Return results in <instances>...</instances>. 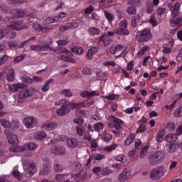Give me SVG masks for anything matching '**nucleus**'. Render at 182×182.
<instances>
[{
    "label": "nucleus",
    "instance_id": "nucleus-1",
    "mask_svg": "<svg viewBox=\"0 0 182 182\" xmlns=\"http://www.w3.org/2000/svg\"><path fill=\"white\" fill-rule=\"evenodd\" d=\"M12 18L6 17L4 18L5 22H7L8 28H12L14 31H22V29H28L29 26L22 25L23 20L22 18H25L29 15V11L23 9H13L11 10Z\"/></svg>",
    "mask_w": 182,
    "mask_h": 182
},
{
    "label": "nucleus",
    "instance_id": "nucleus-2",
    "mask_svg": "<svg viewBox=\"0 0 182 182\" xmlns=\"http://www.w3.org/2000/svg\"><path fill=\"white\" fill-rule=\"evenodd\" d=\"M181 6V4L180 2H176L174 4L173 9L171 11V16H173L170 19V23L172 26H177L180 28L182 26V17L176 18V16H178L180 14V7Z\"/></svg>",
    "mask_w": 182,
    "mask_h": 182
},
{
    "label": "nucleus",
    "instance_id": "nucleus-3",
    "mask_svg": "<svg viewBox=\"0 0 182 182\" xmlns=\"http://www.w3.org/2000/svg\"><path fill=\"white\" fill-rule=\"evenodd\" d=\"M151 38H153V34H151V31L149 28L139 31L136 36L138 42H149Z\"/></svg>",
    "mask_w": 182,
    "mask_h": 182
},
{
    "label": "nucleus",
    "instance_id": "nucleus-4",
    "mask_svg": "<svg viewBox=\"0 0 182 182\" xmlns=\"http://www.w3.org/2000/svg\"><path fill=\"white\" fill-rule=\"evenodd\" d=\"M24 146H14L10 147L9 150L12 153H21V151H25V149H26L25 147H26L28 150H30L31 151H32V150H36L38 147V144L33 142L26 144Z\"/></svg>",
    "mask_w": 182,
    "mask_h": 182
},
{
    "label": "nucleus",
    "instance_id": "nucleus-5",
    "mask_svg": "<svg viewBox=\"0 0 182 182\" xmlns=\"http://www.w3.org/2000/svg\"><path fill=\"white\" fill-rule=\"evenodd\" d=\"M116 35L119 36H126L130 34V31L127 28V20H123L119 22V28L115 30Z\"/></svg>",
    "mask_w": 182,
    "mask_h": 182
},
{
    "label": "nucleus",
    "instance_id": "nucleus-6",
    "mask_svg": "<svg viewBox=\"0 0 182 182\" xmlns=\"http://www.w3.org/2000/svg\"><path fill=\"white\" fill-rule=\"evenodd\" d=\"M56 43H58V47L54 50L55 53H68V55L73 56V54H72L70 51L66 50L65 48H62V46H66V45H69L70 41L68 40H58L56 41Z\"/></svg>",
    "mask_w": 182,
    "mask_h": 182
},
{
    "label": "nucleus",
    "instance_id": "nucleus-7",
    "mask_svg": "<svg viewBox=\"0 0 182 182\" xmlns=\"http://www.w3.org/2000/svg\"><path fill=\"white\" fill-rule=\"evenodd\" d=\"M166 169L163 166H158L152 170L150 173V178L152 180H159L164 176Z\"/></svg>",
    "mask_w": 182,
    "mask_h": 182
},
{
    "label": "nucleus",
    "instance_id": "nucleus-8",
    "mask_svg": "<svg viewBox=\"0 0 182 182\" xmlns=\"http://www.w3.org/2000/svg\"><path fill=\"white\" fill-rule=\"evenodd\" d=\"M23 122L27 129H33L38 126V119L33 117H26Z\"/></svg>",
    "mask_w": 182,
    "mask_h": 182
},
{
    "label": "nucleus",
    "instance_id": "nucleus-9",
    "mask_svg": "<svg viewBox=\"0 0 182 182\" xmlns=\"http://www.w3.org/2000/svg\"><path fill=\"white\" fill-rule=\"evenodd\" d=\"M4 133L7 136V139L9 144H14V146H16V144L19 143V141L18 140V135L14 132L5 131Z\"/></svg>",
    "mask_w": 182,
    "mask_h": 182
},
{
    "label": "nucleus",
    "instance_id": "nucleus-10",
    "mask_svg": "<svg viewBox=\"0 0 182 182\" xmlns=\"http://www.w3.org/2000/svg\"><path fill=\"white\" fill-rule=\"evenodd\" d=\"M50 152L53 153V154L65 156V154H66V149H65V146H53L50 149Z\"/></svg>",
    "mask_w": 182,
    "mask_h": 182
},
{
    "label": "nucleus",
    "instance_id": "nucleus-11",
    "mask_svg": "<svg viewBox=\"0 0 182 182\" xmlns=\"http://www.w3.org/2000/svg\"><path fill=\"white\" fill-rule=\"evenodd\" d=\"M24 171L27 174L28 177H32V175L36 173V168L33 163H31L28 166L26 165L23 166Z\"/></svg>",
    "mask_w": 182,
    "mask_h": 182
},
{
    "label": "nucleus",
    "instance_id": "nucleus-12",
    "mask_svg": "<svg viewBox=\"0 0 182 182\" xmlns=\"http://www.w3.org/2000/svg\"><path fill=\"white\" fill-rule=\"evenodd\" d=\"M70 113V104L63 105L60 109L57 110L58 116H66Z\"/></svg>",
    "mask_w": 182,
    "mask_h": 182
},
{
    "label": "nucleus",
    "instance_id": "nucleus-13",
    "mask_svg": "<svg viewBox=\"0 0 182 182\" xmlns=\"http://www.w3.org/2000/svg\"><path fill=\"white\" fill-rule=\"evenodd\" d=\"M132 175V171L129 168L124 169L119 174L118 180L119 182H124Z\"/></svg>",
    "mask_w": 182,
    "mask_h": 182
},
{
    "label": "nucleus",
    "instance_id": "nucleus-14",
    "mask_svg": "<svg viewBox=\"0 0 182 182\" xmlns=\"http://www.w3.org/2000/svg\"><path fill=\"white\" fill-rule=\"evenodd\" d=\"M35 93V90L33 88H28L27 90H22L18 95L19 99H26V97H29V96H32Z\"/></svg>",
    "mask_w": 182,
    "mask_h": 182
},
{
    "label": "nucleus",
    "instance_id": "nucleus-15",
    "mask_svg": "<svg viewBox=\"0 0 182 182\" xmlns=\"http://www.w3.org/2000/svg\"><path fill=\"white\" fill-rule=\"evenodd\" d=\"M122 49H124V47L122 45L112 46L109 48V52L111 55H117V56H120V55H122Z\"/></svg>",
    "mask_w": 182,
    "mask_h": 182
},
{
    "label": "nucleus",
    "instance_id": "nucleus-16",
    "mask_svg": "<svg viewBox=\"0 0 182 182\" xmlns=\"http://www.w3.org/2000/svg\"><path fill=\"white\" fill-rule=\"evenodd\" d=\"M5 87L7 90H9V92H18L19 89H22V87H23V85L19 84V83H15L14 85L7 84L6 85Z\"/></svg>",
    "mask_w": 182,
    "mask_h": 182
},
{
    "label": "nucleus",
    "instance_id": "nucleus-17",
    "mask_svg": "<svg viewBox=\"0 0 182 182\" xmlns=\"http://www.w3.org/2000/svg\"><path fill=\"white\" fill-rule=\"evenodd\" d=\"M66 144L70 149H75V147H77V146H79V140L73 137L68 138L66 140Z\"/></svg>",
    "mask_w": 182,
    "mask_h": 182
},
{
    "label": "nucleus",
    "instance_id": "nucleus-18",
    "mask_svg": "<svg viewBox=\"0 0 182 182\" xmlns=\"http://www.w3.org/2000/svg\"><path fill=\"white\" fill-rule=\"evenodd\" d=\"M110 42H112V40L107 36V34L106 33H104L100 37L99 43H103L104 46L110 45Z\"/></svg>",
    "mask_w": 182,
    "mask_h": 182
},
{
    "label": "nucleus",
    "instance_id": "nucleus-19",
    "mask_svg": "<svg viewBox=\"0 0 182 182\" xmlns=\"http://www.w3.org/2000/svg\"><path fill=\"white\" fill-rule=\"evenodd\" d=\"M99 52V48L97 47H91L87 51V57L88 59H92L93 56Z\"/></svg>",
    "mask_w": 182,
    "mask_h": 182
},
{
    "label": "nucleus",
    "instance_id": "nucleus-20",
    "mask_svg": "<svg viewBox=\"0 0 182 182\" xmlns=\"http://www.w3.org/2000/svg\"><path fill=\"white\" fill-rule=\"evenodd\" d=\"M177 139V134H168L165 136V140L167 141V143H175Z\"/></svg>",
    "mask_w": 182,
    "mask_h": 182
},
{
    "label": "nucleus",
    "instance_id": "nucleus-21",
    "mask_svg": "<svg viewBox=\"0 0 182 182\" xmlns=\"http://www.w3.org/2000/svg\"><path fill=\"white\" fill-rule=\"evenodd\" d=\"M87 32L90 36H97L100 35V29L96 27H90L88 28Z\"/></svg>",
    "mask_w": 182,
    "mask_h": 182
},
{
    "label": "nucleus",
    "instance_id": "nucleus-22",
    "mask_svg": "<svg viewBox=\"0 0 182 182\" xmlns=\"http://www.w3.org/2000/svg\"><path fill=\"white\" fill-rule=\"evenodd\" d=\"M6 78L8 82H14L15 80V70L10 69L6 74Z\"/></svg>",
    "mask_w": 182,
    "mask_h": 182
},
{
    "label": "nucleus",
    "instance_id": "nucleus-23",
    "mask_svg": "<svg viewBox=\"0 0 182 182\" xmlns=\"http://www.w3.org/2000/svg\"><path fill=\"white\" fill-rule=\"evenodd\" d=\"M82 97H92L93 96H99V94L95 91L89 92V91H84L81 92Z\"/></svg>",
    "mask_w": 182,
    "mask_h": 182
},
{
    "label": "nucleus",
    "instance_id": "nucleus-24",
    "mask_svg": "<svg viewBox=\"0 0 182 182\" xmlns=\"http://www.w3.org/2000/svg\"><path fill=\"white\" fill-rule=\"evenodd\" d=\"M30 49L35 52H43L46 49V47L41 45H33L30 47Z\"/></svg>",
    "mask_w": 182,
    "mask_h": 182
},
{
    "label": "nucleus",
    "instance_id": "nucleus-25",
    "mask_svg": "<svg viewBox=\"0 0 182 182\" xmlns=\"http://www.w3.org/2000/svg\"><path fill=\"white\" fill-rule=\"evenodd\" d=\"M112 120H113V122H114V128L117 130H120L122 129V120H120L114 117H112Z\"/></svg>",
    "mask_w": 182,
    "mask_h": 182
},
{
    "label": "nucleus",
    "instance_id": "nucleus-26",
    "mask_svg": "<svg viewBox=\"0 0 182 182\" xmlns=\"http://www.w3.org/2000/svg\"><path fill=\"white\" fill-rule=\"evenodd\" d=\"M9 29H14L12 27L8 28H0V39H4L6 35L9 33Z\"/></svg>",
    "mask_w": 182,
    "mask_h": 182
},
{
    "label": "nucleus",
    "instance_id": "nucleus-27",
    "mask_svg": "<svg viewBox=\"0 0 182 182\" xmlns=\"http://www.w3.org/2000/svg\"><path fill=\"white\" fill-rule=\"evenodd\" d=\"M86 133V129L83 126L80 125L76 127V134L80 137Z\"/></svg>",
    "mask_w": 182,
    "mask_h": 182
},
{
    "label": "nucleus",
    "instance_id": "nucleus-28",
    "mask_svg": "<svg viewBox=\"0 0 182 182\" xmlns=\"http://www.w3.org/2000/svg\"><path fill=\"white\" fill-rule=\"evenodd\" d=\"M0 124L1 126H3V127H5V129H11V126H12L11 122L6 119H1Z\"/></svg>",
    "mask_w": 182,
    "mask_h": 182
},
{
    "label": "nucleus",
    "instance_id": "nucleus-29",
    "mask_svg": "<svg viewBox=\"0 0 182 182\" xmlns=\"http://www.w3.org/2000/svg\"><path fill=\"white\" fill-rule=\"evenodd\" d=\"M134 137L136 135L134 134H129L127 139L124 141V146H130L131 143H133V140H134Z\"/></svg>",
    "mask_w": 182,
    "mask_h": 182
},
{
    "label": "nucleus",
    "instance_id": "nucleus-30",
    "mask_svg": "<svg viewBox=\"0 0 182 182\" xmlns=\"http://www.w3.org/2000/svg\"><path fill=\"white\" fill-rule=\"evenodd\" d=\"M153 156L156 157L159 161L161 162V161L164 160V152L161 151H158L155 152Z\"/></svg>",
    "mask_w": 182,
    "mask_h": 182
},
{
    "label": "nucleus",
    "instance_id": "nucleus-31",
    "mask_svg": "<svg viewBox=\"0 0 182 182\" xmlns=\"http://www.w3.org/2000/svg\"><path fill=\"white\" fill-rule=\"evenodd\" d=\"M165 134H166V129H161L158 132L156 140L159 143H161V141H163V137H164Z\"/></svg>",
    "mask_w": 182,
    "mask_h": 182
},
{
    "label": "nucleus",
    "instance_id": "nucleus-32",
    "mask_svg": "<svg viewBox=\"0 0 182 182\" xmlns=\"http://www.w3.org/2000/svg\"><path fill=\"white\" fill-rule=\"evenodd\" d=\"M182 117V104L173 112V117Z\"/></svg>",
    "mask_w": 182,
    "mask_h": 182
},
{
    "label": "nucleus",
    "instance_id": "nucleus-33",
    "mask_svg": "<svg viewBox=\"0 0 182 182\" xmlns=\"http://www.w3.org/2000/svg\"><path fill=\"white\" fill-rule=\"evenodd\" d=\"M45 136H46L45 132H37L34 134V139L36 140H43Z\"/></svg>",
    "mask_w": 182,
    "mask_h": 182
},
{
    "label": "nucleus",
    "instance_id": "nucleus-34",
    "mask_svg": "<svg viewBox=\"0 0 182 182\" xmlns=\"http://www.w3.org/2000/svg\"><path fill=\"white\" fill-rule=\"evenodd\" d=\"M149 163L151 166H157V164H160L161 162L156 157L152 155L149 159Z\"/></svg>",
    "mask_w": 182,
    "mask_h": 182
},
{
    "label": "nucleus",
    "instance_id": "nucleus-35",
    "mask_svg": "<svg viewBox=\"0 0 182 182\" xmlns=\"http://www.w3.org/2000/svg\"><path fill=\"white\" fill-rule=\"evenodd\" d=\"M71 50L75 55H82V53H83V48L80 46L74 47L71 48Z\"/></svg>",
    "mask_w": 182,
    "mask_h": 182
},
{
    "label": "nucleus",
    "instance_id": "nucleus-36",
    "mask_svg": "<svg viewBox=\"0 0 182 182\" xmlns=\"http://www.w3.org/2000/svg\"><path fill=\"white\" fill-rule=\"evenodd\" d=\"M58 127V124L55 122H49L46 125V130L50 132V130H55Z\"/></svg>",
    "mask_w": 182,
    "mask_h": 182
},
{
    "label": "nucleus",
    "instance_id": "nucleus-37",
    "mask_svg": "<svg viewBox=\"0 0 182 182\" xmlns=\"http://www.w3.org/2000/svg\"><path fill=\"white\" fill-rule=\"evenodd\" d=\"M71 109H82V107H85V105L83 102H80L78 104L71 103L70 104Z\"/></svg>",
    "mask_w": 182,
    "mask_h": 182
},
{
    "label": "nucleus",
    "instance_id": "nucleus-38",
    "mask_svg": "<svg viewBox=\"0 0 182 182\" xmlns=\"http://www.w3.org/2000/svg\"><path fill=\"white\" fill-rule=\"evenodd\" d=\"M147 50H150V47L149 46H146L143 47L137 53V56H143L144 53L147 52Z\"/></svg>",
    "mask_w": 182,
    "mask_h": 182
},
{
    "label": "nucleus",
    "instance_id": "nucleus-39",
    "mask_svg": "<svg viewBox=\"0 0 182 182\" xmlns=\"http://www.w3.org/2000/svg\"><path fill=\"white\" fill-rule=\"evenodd\" d=\"M87 176V173L86 171H80V173L75 175V177L77 178H81V180H85L86 177Z\"/></svg>",
    "mask_w": 182,
    "mask_h": 182
},
{
    "label": "nucleus",
    "instance_id": "nucleus-40",
    "mask_svg": "<svg viewBox=\"0 0 182 182\" xmlns=\"http://www.w3.org/2000/svg\"><path fill=\"white\" fill-rule=\"evenodd\" d=\"M113 138V136H112L111 134L105 133L102 136V139L104 141H110Z\"/></svg>",
    "mask_w": 182,
    "mask_h": 182
},
{
    "label": "nucleus",
    "instance_id": "nucleus-41",
    "mask_svg": "<svg viewBox=\"0 0 182 182\" xmlns=\"http://www.w3.org/2000/svg\"><path fill=\"white\" fill-rule=\"evenodd\" d=\"M67 177H68V175L66 174H58L55 176V180L56 181H63L66 180Z\"/></svg>",
    "mask_w": 182,
    "mask_h": 182
},
{
    "label": "nucleus",
    "instance_id": "nucleus-42",
    "mask_svg": "<svg viewBox=\"0 0 182 182\" xmlns=\"http://www.w3.org/2000/svg\"><path fill=\"white\" fill-rule=\"evenodd\" d=\"M54 170L56 172H60L63 171V166H62V164H59L58 162H56L54 164Z\"/></svg>",
    "mask_w": 182,
    "mask_h": 182
},
{
    "label": "nucleus",
    "instance_id": "nucleus-43",
    "mask_svg": "<svg viewBox=\"0 0 182 182\" xmlns=\"http://www.w3.org/2000/svg\"><path fill=\"white\" fill-rule=\"evenodd\" d=\"M105 127V125L102 122H97L94 125V129L96 132H100Z\"/></svg>",
    "mask_w": 182,
    "mask_h": 182
},
{
    "label": "nucleus",
    "instance_id": "nucleus-44",
    "mask_svg": "<svg viewBox=\"0 0 182 182\" xmlns=\"http://www.w3.org/2000/svg\"><path fill=\"white\" fill-rule=\"evenodd\" d=\"M102 176H109V174H112V170L109 167L103 168L101 171Z\"/></svg>",
    "mask_w": 182,
    "mask_h": 182
},
{
    "label": "nucleus",
    "instance_id": "nucleus-45",
    "mask_svg": "<svg viewBox=\"0 0 182 182\" xmlns=\"http://www.w3.org/2000/svg\"><path fill=\"white\" fill-rule=\"evenodd\" d=\"M127 14L129 15H134L136 14V7L134 6H131L127 9Z\"/></svg>",
    "mask_w": 182,
    "mask_h": 182
},
{
    "label": "nucleus",
    "instance_id": "nucleus-46",
    "mask_svg": "<svg viewBox=\"0 0 182 182\" xmlns=\"http://www.w3.org/2000/svg\"><path fill=\"white\" fill-rule=\"evenodd\" d=\"M61 95H63V96H66L67 97H71L72 95V91L70 90H63L61 91Z\"/></svg>",
    "mask_w": 182,
    "mask_h": 182
},
{
    "label": "nucleus",
    "instance_id": "nucleus-47",
    "mask_svg": "<svg viewBox=\"0 0 182 182\" xmlns=\"http://www.w3.org/2000/svg\"><path fill=\"white\" fill-rule=\"evenodd\" d=\"M55 22H59V18L58 17H55V18L48 17L46 18L47 23H55Z\"/></svg>",
    "mask_w": 182,
    "mask_h": 182
},
{
    "label": "nucleus",
    "instance_id": "nucleus-48",
    "mask_svg": "<svg viewBox=\"0 0 182 182\" xmlns=\"http://www.w3.org/2000/svg\"><path fill=\"white\" fill-rule=\"evenodd\" d=\"M13 176L17 178V180H22V173L17 170L13 171Z\"/></svg>",
    "mask_w": 182,
    "mask_h": 182
},
{
    "label": "nucleus",
    "instance_id": "nucleus-49",
    "mask_svg": "<svg viewBox=\"0 0 182 182\" xmlns=\"http://www.w3.org/2000/svg\"><path fill=\"white\" fill-rule=\"evenodd\" d=\"M149 22L151 25V26H153V28H154L155 26H157V25H159V22H157L156 21V17H154V16H151L150 19H149Z\"/></svg>",
    "mask_w": 182,
    "mask_h": 182
},
{
    "label": "nucleus",
    "instance_id": "nucleus-50",
    "mask_svg": "<svg viewBox=\"0 0 182 182\" xmlns=\"http://www.w3.org/2000/svg\"><path fill=\"white\" fill-rule=\"evenodd\" d=\"M104 99H108V100H116V99H119V95L111 94L109 95L105 96Z\"/></svg>",
    "mask_w": 182,
    "mask_h": 182
},
{
    "label": "nucleus",
    "instance_id": "nucleus-51",
    "mask_svg": "<svg viewBox=\"0 0 182 182\" xmlns=\"http://www.w3.org/2000/svg\"><path fill=\"white\" fill-rule=\"evenodd\" d=\"M105 15L109 22H112L113 19H114L113 14L107 12V11H105Z\"/></svg>",
    "mask_w": 182,
    "mask_h": 182
},
{
    "label": "nucleus",
    "instance_id": "nucleus-52",
    "mask_svg": "<svg viewBox=\"0 0 182 182\" xmlns=\"http://www.w3.org/2000/svg\"><path fill=\"white\" fill-rule=\"evenodd\" d=\"M167 11V9L166 8H158L156 10V14L159 16H161V15H164V14Z\"/></svg>",
    "mask_w": 182,
    "mask_h": 182
},
{
    "label": "nucleus",
    "instance_id": "nucleus-53",
    "mask_svg": "<svg viewBox=\"0 0 182 182\" xmlns=\"http://www.w3.org/2000/svg\"><path fill=\"white\" fill-rule=\"evenodd\" d=\"M167 129H168L169 132H174L176 130V124L173 122H169L167 124Z\"/></svg>",
    "mask_w": 182,
    "mask_h": 182
},
{
    "label": "nucleus",
    "instance_id": "nucleus-54",
    "mask_svg": "<svg viewBox=\"0 0 182 182\" xmlns=\"http://www.w3.org/2000/svg\"><path fill=\"white\" fill-rule=\"evenodd\" d=\"M75 114L78 116V117H82L86 116V111L78 109L76 111Z\"/></svg>",
    "mask_w": 182,
    "mask_h": 182
},
{
    "label": "nucleus",
    "instance_id": "nucleus-55",
    "mask_svg": "<svg viewBox=\"0 0 182 182\" xmlns=\"http://www.w3.org/2000/svg\"><path fill=\"white\" fill-rule=\"evenodd\" d=\"M32 26H33V29L37 31V32H41V31H43V28H42V26H41L39 25V23H33Z\"/></svg>",
    "mask_w": 182,
    "mask_h": 182
},
{
    "label": "nucleus",
    "instance_id": "nucleus-56",
    "mask_svg": "<svg viewBox=\"0 0 182 182\" xmlns=\"http://www.w3.org/2000/svg\"><path fill=\"white\" fill-rule=\"evenodd\" d=\"M139 151V149H135L134 150H132L129 152V156L131 159H134L136 157V153Z\"/></svg>",
    "mask_w": 182,
    "mask_h": 182
},
{
    "label": "nucleus",
    "instance_id": "nucleus-57",
    "mask_svg": "<svg viewBox=\"0 0 182 182\" xmlns=\"http://www.w3.org/2000/svg\"><path fill=\"white\" fill-rule=\"evenodd\" d=\"M147 154V147L144 146L142 148L141 153H140V159H143L146 156V154Z\"/></svg>",
    "mask_w": 182,
    "mask_h": 182
},
{
    "label": "nucleus",
    "instance_id": "nucleus-58",
    "mask_svg": "<svg viewBox=\"0 0 182 182\" xmlns=\"http://www.w3.org/2000/svg\"><path fill=\"white\" fill-rule=\"evenodd\" d=\"M168 149L167 151H168V153H174V151H176V146L174 144H168Z\"/></svg>",
    "mask_w": 182,
    "mask_h": 182
},
{
    "label": "nucleus",
    "instance_id": "nucleus-59",
    "mask_svg": "<svg viewBox=\"0 0 182 182\" xmlns=\"http://www.w3.org/2000/svg\"><path fill=\"white\" fill-rule=\"evenodd\" d=\"M23 59H25V55H21L17 56L14 59V62H15V63H19V62H21V60H23Z\"/></svg>",
    "mask_w": 182,
    "mask_h": 182
},
{
    "label": "nucleus",
    "instance_id": "nucleus-60",
    "mask_svg": "<svg viewBox=\"0 0 182 182\" xmlns=\"http://www.w3.org/2000/svg\"><path fill=\"white\" fill-rule=\"evenodd\" d=\"M33 82H35V83H41V82H43V77L34 76L33 77Z\"/></svg>",
    "mask_w": 182,
    "mask_h": 182
},
{
    "label": "nucleus",
    "instance_id": "nucleus-61",
    "mask_svg": "<svg viewBox=\"0 0 182 182\" xmlns=\"http://www.w3.org/2000/svg\"><path fill=\"white\" fill-rule=\"evenodd\" d=\"M68 26L70 29H76L79 26V23H68Z\"/></svg>",
    "mask_w": 182,
    "mask_h": 182
},
{
    "label": "nucleus",
    "instance_id": "nucleus-62",
    "mask_svg": "<svg viewBox=\"0 0 182 182\" xmlns=\"http://www.w3.org/2000/svg\"><path fill=\"white\" fill-rule=\"evenodd\" d=\"M95 160L99 161V160H103L105 159V155L101 154H97L94 156Z\"/></svg>",
    "mask_w": 182,
    "mask_h": 182
},
{
    "label": "nucleus",
    "instance_id": "nucleus-63",
    "mask_svg": "<svg viewBox=\"0 0 182 182\" xmlns=\"http://www.w3.org/2000/svg\"><path fill=\"white\" fill-rule=\"evenodd\" d=\"M100 171L102 172V167L100 166H95L92 169L93 174H97L98 173H100Z\"/></svg>",
    "mask_w": 182,
    "mask_h": 182
},
{
    "label": "nucleus",
    "instance_id": "nucleus-64",
    "mask_svg": "<svg viewBox=\"0 0 182 182\" xmlns=\"http://www.w3.org/2000/svg\"><path fill=\"white\" fill-rule=\"evenodd\" d=\"M175 134H176V136H180L181 134H182V125H180V126L177 128Z\"/></svg>",
    "mask_w": 182,
    "mask_h": 182
}]
</instances>
